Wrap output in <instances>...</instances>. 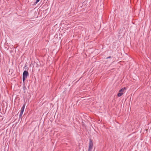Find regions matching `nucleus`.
<instances>
[{
  "mask_svg": "<svg viewBox=\"0 0 151 151\" xmlns=\"http://www.w3.org/2000/svg\"><path fill=\"white\" fill-rule=\"evenodd\" d=\"M93 144L92 141L91 139H90L88 151H91L93 149Z\"/></svg>",
  "mask_w": 151,
  "mask_h": 151,
  "instance_id": "nucleus-1",
  "label": "nucleus"
},
{
  "mask_svg": "<svg viewBox=\"0 0 151 151\" xmlns=\"http://www.w3.org/2000/svg\"><path fill=\"white\" fill-rule=\"evenodd\" d=\"M29 75V73L27 70H24L23 73V77L27 78Z\"/></svg>",
  "mask_w": 151,
  "mask_h": 151,
  "instance_id": "nucleus-2",
  "label": "nucleus"
},
{
  "mask_svg": "<svg viewBox=\"0 0 151 151\" xmlns=\"http://www.w3.org/2000/svg\"><path fill=\"white\" fill-rule=\"evenodd\" d=\"M25 106V104L23 105L22 107L21 108V112H23L24 110Z\"/></svg>",
  "mask_w": 151,
  "mask_h": 151,
  "instance_id": "nucleus-3",
  "label": "nucleus"
},
{
  "mask_svg": "<svg viewBox=\"0 0 151 151\" xmlns=\"http://www.w3.org/2000/svg\"><path fill=\"white\" fill-rule=\"evenodd\" d=\"M126 89V88L125 87H124V88H121L119 91V92H122L124 91Z\"/></svg>",
  "mask_w": 151,
  "mask_h": 151,
  "instance_id": "nucleus-4",
  "label": "nucleus"
},
{
  "mask_svg": "<svg viewBox=\"0 0 151 151\" xmlns=\"http://www.w3.org/2000/svg\"><path fill=\"white\" fill-rule=\"evenodd\" d=\"M123 94V93L122 92H119L117 94V96L118 97H120Z\"/></svg>",
  "mask_w": 151,
  "mask_h": 151,
  "instance_id": "nucleus-5",
  "label": "nucleus"
},
{
  "mask_svg": "<svg viewBox=\"0 0 151 151\" xmlns=\"http://www.w3.org/2000/svg\"><path fill=\"white\" fill-rule=\"evenodd\" d=\"M25 78V77H23V78H22V80H23V82H24L25 79L26 78Z\"/></svg>",
  "mask_w": 151,
  "mask_h": 151,
  "instance_id": "nucleus-6",
  "label": "nucleus"
},
{
  "mask_svg": "<svg viewBox=\"0 0 151 151\" xmlns=\"http://www.w3.org/2000/svg\"><path fill=\"white\" fill-rule=\"evenodd\" d=\"M40 0H36V1L35 2L36 4H37V3H38Z\"/></svg>",
  "mask_w": 151,
  "mask_h": 151,
  "instance_id": "nucleus-7",
  "label": "nucleus"
},
{
  "mask_svg": "<svg viewBox=\"0 0 151 151\" xmlns=\"http://www.w3.org/2000/svg\"><path fill=\"white\" fill-rule=\"evenodd\" d=\"M23 112H20V114H19V115H20V116H21V115H22V114H23Z\"/></svg>",
  "mask_w": 151,
  "mask_h": 151,
  "instance_id": "nucleus-8",
  "label": "nucleus"
},
{
  "mask_svg": "<svg viewBox=\"0 0 151 151\" xmlns=\"http://www.w3.org/2000/svg\"><path fill=\"white\" fill-rule=\"evenodd\" d=\"M111 58V56H109L108 57H107L106 58V59H108V58Z\"/></svg>",
  "mask_w": 151,
  "mask_h": 151,
  "instance_id": "nucleus-9",
  "label": "nucleus"
},
{
  "mask_svg": "<svg viewBox=\"0 0 151 151\" xmlns=\"http://www.w3.org/2000/svg\"><path fill=\"white\" fill-rule=\"evenodd\" d=\"M22 116V115H21L20 116V115H19V119H20V118H21Z\"/></svg>",
  "mask_w": 151,
  "mask_h": 151,
  "instance_id": "nucleus-10",
  "label": "nucleus"
}]
</instances>
